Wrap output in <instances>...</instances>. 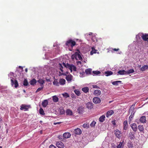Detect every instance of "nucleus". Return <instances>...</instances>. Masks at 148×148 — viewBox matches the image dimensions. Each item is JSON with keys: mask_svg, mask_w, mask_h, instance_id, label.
<instances>
[{"mask_svg": "<svg viewBox=\"0 0 148 148\" xmlns=\"http://www.w3.org/2000/svg\"><path fill=\"white\" fill-rule=\"evenodd\" d=\"M118 73L120 75H127L126 71L124 70H120L118 71Z\"/></svg>", "mask_w": 148, "mask_h": 148, "instance_id": "nucleus-21", "label": "nucleus"}, {"mask_svg": "<svg viewBox=\"0 0 148 148\" xmlns=\"http://www.w3.org/2000/svg\"><path fill=\"white\" fill-rule=\"evenodd\" d=\"M62 95L63 97L66 98L69 97H70L69 95L67 92H64L63 93H62Z\"/></svg>", "mask_w": 148, "mask_h": 148, "instance_id": "nucleus-32", "label": "nucleus"}, {"mask_svg": "<svg viewBox=\"0 0 148 148\" xmlns=\"http://www.w3.org/2000/svg\"><path fill=\"white\" fill-rule=\"evenodd\" d=\"M135 112H132L131 113V115L130 116L128 120L129 121H131V119L134 117V114Z\"/></svg>", "mask_w": 148, "mask_h": 148, "instance_id": "nucleus-36", "label": "nucleus"}, {"mask_svg": "<svg viewBox=\"0 0 148 148\" xmlns=\"http://www.w3.org/2000/svg\"><path fill=\"white\" fill-rule=\"evenodd\" d=\"M96 123V122L95 121H93L92 122V123L90 124V126L91 127H94L95 126Z\"/></svg>", "mask_w": 148, "mask_h": 148, "instance_id": "nucleus-44", "label": "nucleus"}, {"mask_svg": "<svg viewBox=\"0 0 148 148\" xmlns=\"http://www.w3.org/2000/svg\"><path fill=\"white\" fill-rule=\"evenodd\" d=\"M36 83V81L35 79H33L31 80L30 82V83L31 85H34Z\"/></svg>", "mask_w": 148, "mask_h": 148, "instance_id": "nucleus-34", "label": "nucleus"}, {"mask_svg": "<svg viewBox=\"0 0 148 148\" xmlns=\"http://www.w3.org/2000/svg\"><path fill=\"white\" fill-rule=\"evenodd\" d=\"M23 85L25 86H27L28 84V82L27 79H25L23 81Z\"/></svg>", "mask_w": 148, "mask_h": 148, "instance_id": "nucleus-47", "label": "nucleus"}, {"mask_svg": "<svg viewBox=\"0 0 148 148\" xmlns=\"http://www.w3.org/2000/svg\"><path fill=\"white\" fill-rule=\"evenodd\" d=\"M82 90L84 92L86 93L88 92L89 89L88 87H86L82 88Z\"/></svg>", "mask_w": 148, "mask_h": 148, "instance_id": "nucleus-23", "label": "nucleus"}, {"mask_svg": "<svg viewBox=\"0 0 148 148\" xmlns=\"http://www.w3.org/2000/svg\"><path fill=\"white\" fill-rule=\"evenodd\" d=\"M65 80L63 78L60 79L59 80V83L61 85H64V84L65 83Z\"/></svg>", "mask_w": 148, "mask_h": 148, "instance_id": "nucleus-20", "label": "nucleus"}, {"mask_svg": "<svg viewBox=\"0 0 148 148\" xmlns=\"http://www.w3.org/2000/svg\"><path fill=\"white\" fill-rule=\"evenodd\" d=\"M114 134L118 138H119L121 136V132L117 129L115 130Z\"/></svg>", "mask_w": 148, "mask_h": 148, "instance_id": "nucleus-7", "label": "nucleus"}, {"mask_svg": "<svg viewBox=\"0 0 148 148\" xmlns=\"http://www.w3.org/2000/svg\"><path fill=\"white\" fill-rule=\"evenodd\" d=\"M83 108L82 107H79L77 110L78 112L80 114H82L83 111Z\"/></svg>", "mask_w": 148, "mask_h": 148, "instance_id": "nucleus-26", "label": "nucleus"}, {"mask_svg": "<svg viewBox=\"0 0 148 148\" xmlns=\"http://www.w3.org/2000/svg\"><path fill=\"white\" fill-rule=\"evenodd\" d=\"M85 72L87 74H90L91 73V69H88L85 70Z\"/></svg>", "mask_w": 148, "mask_h": 148, "instance_id": "nucleus-31", "label": "nucleus"}, {"mask_svg": "<svg viewBox=\"0 0 148 148\" xmlns=\"http://www.w3.org/2000/svg\"><path fill=\"white\" fill-rule=\"evenodd\" d=\"M75 44V42L71 39H70L67 41L65 44L66 46H69L70 45L72 47L74 46Z\"/></svg>", "mask_w": 148, "mask_h": 148, "instance_id": "nucleus-2", "label": "nucleus"}, {"mask_svg": "<svg viewBox=\"0 0 148 148\" xmlns=\"http://www.w3.org/2000/svg\"><path fill=\"white\" fill-rule=\"evenodd\" d=\"M83 127L85 128H88L89 127V125L88 123H85L83 125Z\"/></svg>", "mask_w": 148, "mask_h": 148, "instance_id": "nucleus-35", "label": "nucleus"}, {"mask_svg": "<svg viewBox=\"0 0 148 148\" xmlns=\"http://www.w3.org/2000/svg\"><path fill=\"white\" fill-rule=\"evenodd\" d=\"M92 50L90 52L91 55H93V53H96V51H97V50H95L94 48H92Z\"/></svg>", "mask_w": 148, "mask_h": 148, "instance_id": "nucleus-42", "label": "nucleus"}, {"mask_svg": "<svg viewBox=\"0 0 148 148\" xmlns=\"http://www.w3.org/2000/svg\"><path fill=\"white\" fill-rule=\"evenodd\" d=\"M129 137L131 140L134 139V134L132 132H130L129 134Z\"/></svg>", "mask_w": 148, "mask_h": 148, "instance_id": "nucleus-28", "label": "nucleus"}, {"mask_svg": "<svg viewBox=\"0 0 148 148\" xmlns=\"http://www.w3.org/2000/svg\"><path fill=\"white\" fill-rule=\"evenodd\" d=\"M66 77H65V79L69 82H71L72 80L73 76L69 73V75H67V74H68V72H66Z\"/></svg>", "mask_w": 148, "mask_h": 148, "instance_id": "nucleus-3", "label": "nucleus"}, {"mask_svg": "<svg viewBox=\"0 0 148 148\" xmlns=\"http://www.w3.org/2000/svg\"><path fill=\"white\" fill-rule=\"evenodd\" d=\"M60 114H63L65 113V111L63 109H61L60 110Z\"/></svg>", "mask_w": 148, "mask_h": 148, "instance_id": "nucleus-50", "label": "nucleus"}, {"mask_svg": "<svg viewBox=\"0 0 148 148\" xmlns=\"http://www.w3.org/2000/svg\"><path fill=\"white\" fill-rule=\"evenodd\" d=\"M112 50L113 51H119V49L114 48V49H113Z\"/></svg>", "mask_w": 148, "mask_h": 148, "instance_id": "nucleus-59", "label": "nucleus"}, {"mask_svg": "<svg viewBox=\"0 0 148 148\" xmlns=\"http://www.w3.org/2000/svg\"><path fill=\"white\" fill-rule=\"evenodd\" d=\"M27 68L25 69V71L26 72H27Z\"/></svg>", "mask_w": 148, "mask_h": 148, "instance_id": "nucleus-61", "label": "nucleus"}, {"mask_svg": "<svg viewBox=\"0 0 148 148\" xmlns=\"http://www.w3.org/2000/svg\"><path fill=\"white\" fill-rule=\"evenodd\" d=\"M76 62L77 65L79 64L80 65H81L82 64L81 62L80 61H77Z\"/></svg>", "mask_w": 148, "mask_h": 148, "instance_id": "nucleus-58", "label": "nucleus"}, {"mask_svg": "<svg viewBox=\"0 0 148 148\" xmlns=\"http://www.w3.org/2000/svg\"><path fill=\"white\" fill-rule=\"evenodd\" d=\"M140 121L142 123H144L146 122V117L145 116H143L140 117Z\"/></svg>", "mask_w": 148, "mask_h": 148, "instance_id": "nucleus-18", "label": "nucleus"}, {"mask_svg": "<svg viewBox=\"0 0 148 148\" xmlns=\"http://www.w3.org/2000/svg\"><path fill=\"white\" fill-rule=\"evenodd\" d=\"M43 88V86H42V87L39 88L37 90H36V92H39V91L42 90Z\"/></svg>", "mask_w": 148, "mask_h": 148, "instance_id": "nucleus-49", "label": "nucleus"}, {"mask_svg": "<svg viewBox=\"0 0 148 148\" xmlns=\"http://www.w3.org/2000/svg\"><path fill=\"white\" fill-rule=\"evenodd\" d=\"M56 145L59 148H63L64 147V144L61 141L57 142Z\"/></svg>", "mask_w": 148, "mask_h": 148, "instance_id": "nucleus-9", "label": "nucleus"}, {"mask_svg": "<svg viewBox=\"0 0 148 148\" xmlns=\"http://www.w3.org/2000/svg\"><path fill=\"white\" fill-rule=\"evenodd\" d=\"M143 40L145 41H147L148 42V34H143L141 36Z\"/></svg>", "mask_w": 148, "mask_h": 148, "instance_id": "nucleus-8", "label": "nucleus"}, {"mask_svg": "<svg viewBox=\"0 0 148 148\" xmlns=\"http://www.w3.org/2000/svg\"><path fill=\"white\" fill-rule=\"evenodd\" d=\"M48 104V102L47 100H44L42 103V105L44 107H46Z\"/></svg>", "mask_w": 148, "mask_h": 148, "instance_id": "nucleus-17", "label": "nucleus"}, {"mask_svg": "<svg viewBox=\"0 0 148 148\" xmlns=\"http://www.w3.org/2000/svg\"><path fill=\"white\" fill-rule=\"evenodd\" d=\"M38 82L40 84L42 85L43 84L45 83V81L42 79H39L38 80Z\"/></svg>", "mask_w": 148, "mask_h": 148, "instance_id": "nucleus-43", "label": "nucleus"}, {"mask_svg": "<svg viewBox=\"0 0 148 148\" xmlns=\"http://www.w3.org/2000/svg\"><path fill=\"white\" fill-rule=\"evenodd\" d=\"M134 71L133 69H131L129 70L128 71H126V74H129L130 73H133L134 72Z\"/></svg>", "mask_w": 148, "mask_h": 148, "instance_id": "nucleus-40", "label": "nucleus"}, {"mask_svg": "<svg viewBox=\"0 0 148 148\" xmlns=\"http://www.w3.org/2000/svg\"><path fill=\"white\" fill-rule=\"evenodd\" d=\"M53 100V102H56L58 101L59 99L56 96H54L52 97Z\"/></svg>", "mask_w": 148, "mask_h": 148, "instance_id": "nucleus-27", "label": "nucleus"}, {"mask_svg": "<svg viewBox=\"0 0 148 148\" xmlns=\"http://www.w3.org/2000/svg\"><path fill=\"white\" fill-rule=\"evenodd\" d=\"M148 69V65H144L141 67L140 69V70L142 71H145L146 70Z\"/></svg>", "mask_w": 148, "mask_h": 148, "instance_id": "nucleus-22", "label": "nucleus"}, {"mask_svg": "<svg viewBox=\"0 0 148 148\" xmlns=\"http://www.w3.org/2000/svg\"><path fill=\"white\" fill-rule=\"evenodd\" d=\"M66 113L67 115H72V112L70 109L67 110L66 111Z\"/></svg>", "mask_w": 148, "mask_h": 148, "instance_id": "nucleus-33", "label": "nucleus"}, {"mask_svg": "<svg viewBox=\"0 0 148 148\" xmlns=\"http://www.w3.org/2000/svg\"><path fill=\"white\" fill-rule=\"evenodd\" d=\"M101 100L98 97H95L93 99V102L95 104L98 103H100Z\"/></svg>", "mask_w": 148, "mask_h": 148, "instance_id": "nucleus-6", "label": "nucleus"}, {"mask_svg": "<svg viewBox=\"0 0 148 148\" xmlns=\"http://www.w3.org/2000/svg\"><path fill=\"white\" fill-rule=\"evenodd\" d=\"M92 88H99V87L96 85H92Z\"/></svg>", "mask_w": 148, "mask_h": 148, "instance_id": "nucleus-54", "label": "nucleus"}, {"mask_svg": "<svg viewBox=\"0 0 148 148\" xmlns=\"http://www.w3.org/2000/svg\"><path fill=\"white\" fill-rule=\"evenodd\" d=\"M123 129L125 130H127L128 127L127 121V120L123 122Z\"/></svg>", "mask_w": 148, "mask_h": 148, "instance_id": "nucleus-15", "label": "nucleus"}, {"mask_svg": "<svg viewBox=\"0 0 148 148\" xmlns=\"http://www.w3.org/2000/svg\"><path fill=\"white\" fill-rule=\"evenodd\" d=\"M127 146L129 148H133V146L132 143L131 141L127 143Z\"/></svg>", "mask_w": 148, "mask_h": 148, "instance_id": "nucleus-29", "label": "nucleus"}, {"mask_svg": "<svg viewBox=\"0 0 148 148\" xmlns=\"http://www.w3.org/2000/svg\"><path fill=\"white\" fill-rule=\"evenodd\" d=\"M71 58L72 60L75 59L76 60H82V58L78 52H75L74 54L71 56Z\"/></svg>", "mask_w": 148, "mask_h": 148, "instance_id": "nucleus-1", "label": "nucleus"}, {"mask_svg": "<svg viewBox=\"0 0 148 148\" xmlns=\"http://www.w3.org/2000/svg\"><path fill=\"white\" fill-rule=\"evenodd\" d=\"M39 113L40 114L43 115H44L45 114L42 108H40L39 110Z\"/></svg>", "mask_w": 148, "mask_h": 148, "instance_id": "nucleus-41", "label": "nucleus"}, {"mask_svg": "<svg viewBox=\"0 0 148 148\" xmlns=\"http://www.w3.org/2000/svg\"><path fill=\"white\" fill-rule=\"evenodd\" d=\"M58 138H59V139L60 140H62V139H63V136H62V135H59L58 136Z\"/></svg>", "mask_w": 148, "mask_h": 148, "instance_id": "nucleus-52", "label": "nucleus"}, {"mask_svg": "<svg viewBox=\"0 0 148 148\" xmlns=\"http://www.w3.org/2000/svg\"><path fill=\"white\" fill-rule=\"evenodd\" d=\"M70 70L71 71V72L72 71V69H70Z\"/></svg>", "mask_w": 148, "mask_h": 148, "instance_id": "nucleus-64", "label": "nucleus"}, {"mask_svg": "<svg viewBox=\"0 0 148 148\" xmlns=\"http://www.w3.org/2000/svg\"><path fill=\"white\" fill-rule=\"evenodd\" d=\"M93 74L95 75H98L101 73V72L99 71H92Z\"/></svg>", "mask_w": 148, "mask_h": 148, "instance_id": "nucleus-48", "label": "nucleus"}, {"mask_svg": "<svg viewBox=\"0 0 148 148\" xmlns=\"http://www.w3.org/2000/svg\"><path fill=\"white\" fill-rule=\"evenodd\" d=\"M61 123V122H58L56 123H54L53 124L54 125H56L57 124H60Z\"/></svg>", "mask_w": 148, "mask_h": 148, "instance_id": "nucleus-57", "label": "nucleus"}, {"mask_svg": "<svg viewBox=\"0 0 148 148\" xmlns=\"http://www.w3.org/2000/svg\"><path fill=\"white\" fill-rule=\"evenodd\" d=\"M124 142V140H123L122 142H119V145H118L116 147L117 148H121L124 145V144L123 143Z\"/></svg>", "mask_w": 148, "mask_h": 148, "instance_id": "nucleus-24", "label": "nucleus"}, {"mask_svg": "<svg viewBox=\"0 0 148 148\" xmlns=\"http://www.w3.org/2000/svg\"><path fill=\"white\" fill-rule=\"evenodd\" d=\"M46 80L47 82H50V80L49 79L46 78Z\"/></svg>", "mask_w": 148, "mask_h": 148, "instance_id": "nucleus-60", "label": "nucleus"}, {"mask_svg": "<svg viewBox=\"0 0 148 148\" xmlns=\"http://www.w3.org/2000/svg\"><path fill=\"white\" fill-rule=\"evenodd\" d=\"M19 68H21L22 69H23V67L22 66H19Z\"/></svg>", "mask_w": 148, "mask_h": 148, "instance_id": "nucleus-63", "label": "nucleus"}, {"mask_svg": "<svg viewBox=\"0 0 148 148\" xmlns=\"http://www.w3.org/2000/svg\"><path fill=\"white\" fill-rule=\"evenodd\" d=\"M30 106L29 105H27L25 104H22L21 106L20 109L21 110H25V111L28 110V109L30 108Z\"/></svg>", "mask_w": 148, "mask_h": 148, "instance_id": "nucleus-4", "label": "nucleus"}, {"mask_svg": "<svg viewBox=\"0 0 148 148\" xmlns=\"http://www.w3.org/2000/svg\"><path fill=\"white\" fill-rule=\"evenodd\" d=\"M74 132L77 134H80L82 133V131L80 129L77 128L74 130Z\"/></svg>", "mask_w": 148, "mask_h": 148, "instance_id": "nucleus-13", "label": "nucleus"}, {"mask_svg": "<svg viewBox=\"0 0 148 148\" xmlns=\"http://www.w3.org/2000/svg\"><path fill=\"white\" fill-rule=\"evenodd\" d=\"M61 71L62 72H63V69H60Z\"/></svg>", "mask_w": 148, "mask_h": 148, "instance_id": "nucleus-62", "label": "nucleus"}, {"mask_svg": "<svg viewBox=\"0 0 148 148\" xmlns=\"http://www.w3.org/2000/svg\"><path fill=\"white\" fill-rule=\"evenodd\" d=\"M53 85L57 86H59V82H58L57 81H54L53 82Z\"/></svg>", "mask_w": 148, "mask_h": 148, "instance_id": "nucleus-45", "label": "nucleus"}, {"mask_svg": "<svg viewBox=\"0 0 148 148\" xmlns=\"http://www.w3.org/2000/svg\"><path fill=\"white\" fill-rule=\"evenodd\" d=\"M59 67L60 68H59L60 69H63V67L61 64L59 63Z\"/></svg>", "mask_w": 148, "mask_h": 148, "instance_id": "nucleus-55", "label": "nucleus"}, {"mask_svg": "<svg viewBox=\"0 0 148 148\" xmlns=\"http://www.w3.org/2000/svg\"><path fill=\"white\" fill-rule=\"evenodd\" d=\"M94 94L95 95L98 96L101 94V92L99 90H96L94 91Z\"/></svg>", "mask_w": 148, "mask_h": 148, "instance_id": "nucleus-12", "label": "nucleus"}, {"mask_svg": "<svg viewBox=\"0 0 148 148\" xmlns=\"http://www.w3.org/2000/svg\"><path fill=\"white\" fill-rule=\"evenodd\" d=\"M71 97L72 98L73 100H75L76 99V96L73 93H72L71 94Z\"/></svg>", "mask_w": 148, "mask_h": 148, "instance_id": "nucleus-46", "label": "nucleus"}, {"mask_svg": "<svg viewBox=\"0 0 148 148\" xmlns=\"http://www.w3.org/2000/svg\"><path fill=\"white\" fill-rule=\"evenodd\" d=\"M74 92L78 96H79L81 95L80 91L77 89H76L74 90Z\"/></svg>", "mask_w": 148, "mask_h": 148, "instance_id": "nucleus-38", "label": "nucleus"}, {"mask_svg": "<svg viewBox=\"0 0 148 148\" xmlns=\"http://www.w3.org/2000/svg\"><path fill=\"white\" fill-rule=\"evenodd\" d=\"M86 107L88 109H91L93 108L92 103L91 102H88L86 104Z\"/></svg>", "mask_w": 148, "mask_h": 148, "instance_id": "nucleus-19", "label": "nucleus"}, {"mask_svg": "<svg viewBox=\"0 0 148 148\" xmlns=\"http://www.w3.org/2000/svg\"><path fill=\"white\" fill-rule=\"evenodd\" d=\"M59 76H60L62 75H66V73H61L60 72H59Z\"/></svg>", "mask_w": 148, "mask_h": 148, "instance_id": "nucleus-51", "label": "nucleus"}, {"mask_svg": "<svg viewBox=\"0 0 148 148\" xmlns=\"http://www.w3.org/2000/svg\"><path fill=\"white\" fill-rule=\"evenodd\" d=\"M72 69H73L74 71H75L77 70V68L73 64Z\"/></svg>", "mask_w": 148, "mask_h": 148, "instance_id": "nucleus-53", "label": "nucleus"}, {"mask_svg": "<svg viewBox=\"0 0 148 148\" xmlns=\"http://www.w3.org/2000/svg\"><path fill=\"white\" fill-rule=\"evenodd\" d=\"M63 65L66 68H68L69 69H72L73 64H70L68 63L66 64L64 63H63Z\"/></svg>", "mask_w": 148, "mask_h": 148, "instance_id": "nucleus-10", "label": "nucleus"}, {"mask_svg": "<svg viewBox=\"0 0 148 148\" xmlns=\"http://www.w3.org/2000/svg\"><path fill=\"white\" fill-rule=\"evenodd\" d=\"M131 127L134 132H136L137 130V126L136 123H134L131 125Z\"/></svg>", "mask_w": 148, "mask_h": 148, "instance_id": "nucleus-11", "label": "nucleus"}, {"mask_svg": "<svg viewBox=\"0 0 148 148\" xmlns=\"http://www.w3.org/2000/svg\"><path fill=\"white\" fill-rule=\"evenodd\" d=\"M114 113V112L112 110H110L108 111L106 114V116L107 117H109V116L112 115Z\"/></svg>", "mask_w": 148, "mask_h": 148, "instance_id": "nucleus-16", "label": "nucleus"}, {"mask_svg": "<svg viewBox=\"0 0 148 148\" xmlns=\"http://www.w3.org/2000/svg\"><path fill=\"white\" fill-rule=\"evenodd\" d=\"M106 76H108L113 74L112 72L111 71H107L105 72Z\"/></svg>", "mask_w": 148, "mask_h": 148, "instance_id": "nucleus-37", "label": "nucleus"}, {"mask_svg": "<svg viewBox=\"0 0 148 148\" xmlns=\"http://www.w3.org/2000/svg\"><path fill=\"white\" fill-rule=\"evenodd\" d=\"M138 128L140 132H143L144 130V128L143 125H139L138 126Z\"/></svg>", "mask_w": 148, "mask_h": 148, "instance_id": "nucleus-30", "label": "nucleus"}, {"mask_svg": "<svg viewBox=\"0 0 148 148\" xmlns=\"http://www.w3.org/2000/svg\"><path fill=\"white\" fill-rule=\"evenodd\" d=\"M121 81H115L114 82H112V84L113 85H118L119 83H121Z\"/></svg>", "mask_w": 148, "mask_h": 148, "instance_id": "nucleus-39", "label": "nucleus"}, {"mask_svg": "<svg viewBox=\"0 0 148 148\" xmlns=\"http://www.w3.org/2000/svg\"><path fill=\"white\" fill-rule=\"evenodd\" d=\"M71 136V134L69 132H65L63 134V137L65 138H69Z\"/></svg>", "mask_w": 148, "mask_h": 148, "instance_id": "nucleus-14", "label": "nucleus"}, {"mask_svg": "<svg viewBox=\"0 0 148 148\" xmlns=\"http://www.w3.org/2000/svg\"><path fill=\"white\" fill-rule=\"evenodd\" d=\"M49 148H56V147L52 145L49 147Z\"/></svg>", "mask_w": 148, "mask_h": 148, "instance_id": "nucleus-56", "label": "nucleus"}, {"mask_svg": "<svg viewBox=\"0 0 148 148\" xmlns=\"http://www.w3.org/2000/svg\"><path fill=\"white\" fill-rule=\"evenodd\" d=\"M11 84L12 86H13L14 84L15 85V87L16 88L18 86V84L17 81L16 80H15L14 81L12 78L11 79Z\"/></svg>", "mask_w": 148, "mask_h": 148, "instance_id": "nucleus-5", "label": "nucleus"}, {"mask_svg": "<svg viewBox=\"0 0 148 148\" xmlns=\"http://www.w3.org/2000/svg\"><path fill=\"white\" fill-rule=\"evenodd\" d=\"M105 116L104 115H102L101 116L99 119V121L101 122H103L105 120Z\"/></svg>", "mask_w": 148, "mask_h": 148, "instance_id": "nucleus-25", "label": "nucleus"}]
</instances>
